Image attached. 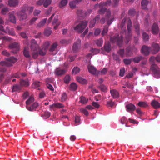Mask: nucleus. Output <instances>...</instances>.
Returning a JSON list of instances; mask_svg holds the SVG:
<instances>
[{
  "label": "nucleus",
  "instance_id": "53",
  "mask_svg": "<svg viewBox=\"0 0 160 160\" xmlns=\"http://www.w3.org/2000/svg\"><path fill=\"white\" fill-rule=\"evenodd\" d=\"M52 31L50 29H45L44 32V34L45 36L48 37L51 34Z\"/></svg>",
  "mask_w": 160,
  "mask_h": 160
},
{
  "label": "nucleus",
  "instance_id": "37",
  "mask_svg": "<svg viewBox=\"0 0 160 160\" xmlns=\"http://www.w3.org/2000/svg\"><path fill=\"white\" fill-rule=\"evenodd\" d=\"M68 2L67 0H62L60 2L59 6L60 8H62L65 6Z\"/></svg>",
  "mask_w": 160,
  "mask_h": 160
},
{
  "label": "nucleus",
  "instance_id": "45",
  "mask_svg": "<svg viewBox=\"0 0 160 160\" xmlns=\"http://www.w3.org/2000/svg\"><path fill=\"white\" fill-rule=\"evenodd\" d=\"M97 45L99 47L101 46L103 44V41L102 38L97 40L95 41Z\"/></svg>",
  "mask_w": 160,
  "mask_h": 160
},
{
  "label": "nucleus",
  "instance_id": "59",
  "mask_svg": "<svg viewBox=\"0 0 160 160\" xmlns=\"http://www.w3.org/2000/svg\"><path fill=\"white\" fill-rule=\"evenodd\" d=\"M120 121L122 124H126L127 122V120L125 117H123L121 118Z\"/></svg>",
  "mask_w": 160,
  "mask_h": 160
},
{
  "label": "nucleus",
  "instance_id": "54",
  "mask_svg": "<svg viewBox=\"0 0 160 160\" xmlns=\"http://www.w3.org/2000/svg\"><path fill=\"white\" fill-rule=\"evenodd\" d=\"M138 105L140 107H142L143 108L146 107L148 106L147 103L145 102H139L138 103Z\"/></svg>",
  "mask_w": 160,
  "mask_h": 160
},
{
  "label": "nucleus",
  "instance_id": "43",
  "mask_svg": "<svg viewBox=\"0 0 160 160\" xmlns=\"http://www.w3.org/2000/svg\"><path fill=\"white\" fill-rule=\"evenodd\" d=\"M77 4V3L75 1L70 2H69V5L71 8L74 9L76 7V5Z\"/></svg>",
  "mask_w": 160,
  "mask_h": 160
},
{
  "label": "nucleus",
  "instance_id": "19",
  "mask_svg": "<svg viewBox=\"0 0 160 160\" xmlns=\"http://www.w3.org/2000/svg\"><path fill=\"white\" fill-rule=\"evenodd\" d=\"M38 106V103L37 102H33L31 106L28 105L26 106L27 108L30 111H32L34 109L37 108Z\"/></svg>",
  "mask_w": 160,
  "mask_h": 160
},
{
  "label": "nucleus",
  "instance_id": "51",
  "mask_svg": "<svg viewBox=\"0 0 160 160\" xmlns=\"http://www.w3.org/2000/svg\"><path fill=\"white\" fill-rule=\"evenodd\" d=\"M135 28L138 35L139 34L140 26L139 24L136 23L134 25Z\"/></svg>",
  "mask_w": 160,
  "mask_h": 160
},
{
  "label": "nucleus",
  "instance_id": "6",
  "mask_svg": "<svg viewBox=\"0 0 160 160\" xmlns=\"http://www.w3.org/2000/svg\"><path fill=\"white\" fill-rule=\"evenodd\" d=\"M54 14H53L49 18L48 20V22L49 23H50L52 20V24L53 25L56 24V25L54 27V28L55 30H56L58 28V26L60 25V22H58V18L57 16H55L54 18Z\"/></svg>",
  "mask_w": 160,
  "mask_h": 160
},
{
  "label": "nucleus",
  "instance_id": "4",
  "mask_svg": "<svg viewBox=\"0 0 160 160\" xmlns=\"http://www.w3.org/2000/svg\"><path fill=\"white\" fill-rule=\"evenodd\" d=\"M87 22L85 21L80 22L76 26L73 27L74 30H77L79 33H82L87 25Z\"/></svg>",
  "mask_w": 160,
  "mask_h": 160
},
{
  "label": "nucleus",
  "instance_id": "33",
  "mask_svg": "<svg viewBox=\"0 0 160 160\" xmlns=\"http://www.w3.org/2000/svg\"><path fill=\"white\" fill-rule=\"evenodd\" d=\"M22 87L20 85L16 84L12 87V91L13 92L20 91Z\"/></svg>",
  "mask_w": 160,
  "mask_h": 160
},
{
  "label": "nucleus",
  "instance_id": "10",
  "mask_svg": "<svg viewBox=\"0 0 160 160\" xmlns=\"http://www.w3.org/2000/svg\"><path fill=\"white\" fill-rule=\"evenodd\" d=\"M112 2L111 0H107L105 2H102L99 4H97L94 6V8H97L98 7L100 8L101 7L110 6L112 4Z\"/></svg>",
  "mask_w": 160,
  "mask_h": 160
},
{
  "label": "nucleus",
  "instance_id": "44",
  "mask_svg": "<svg viewBox=\"0 0 160 160\" xmlns=\"http://www.w3.org/2000/svg\"><path fill=\"white\" fill-rule=\"evenodd\" d=\"M77 85L75 83L73 82L70 85V88L72 90L75 91L77 89Z\"/></svg>",
  "mask_w": 160,
  "mask_h": 160
},
{
  "label": "nucleus",
  "instance_id": "17",
  "mask_svg": "<svg viewBox=\"0 0 160 160\" xmlns=\"http://www.w3.org/2000/svg\"><path fill=\"white\" fill-rule=\"evenodd\" d=\"M100 18V15H98L94 19L91 20L89 24L90 28H92L95 25L96 21H98Z\"/></svg>",
  "mask_w": 160,
  "mask_h": 160
},
{
  "label": "nucleus",
  "instance_id": "31",
  "mask_svg": "<svg viewBox=\"0 0 160 160\" xmlns=\"http://www.w3.org/2000/svg\"><path fill=\"white\" fill-rule=\"evenodd\" d=\"M148 3V1L147 0H143L141 2L142 8L143 9H146L147 5Z\"/></svg>",
  "mask_w": 160,
  "mask_h": 160
},
{
  "label": "nucleus",
  "instance_id": "25",
  "mask_svg": "<svg viewBox=\"0 0 160 160\" xmlns=\"http://www.w3.org/2000/svg\"><path fill=\"white\" fill-rule=\"evenodd\" d=\"M24 56L27 58H31V55L29 53V49L28 47H24L23 51Z\"/></svg>",
  "mask_w": 160,
  "mask_h": 160
},
{
  "label": "nucleus",
  "instance_id": "29",
  "mask_svg": "<svg viewBox=\"0 0 160 160\" xmlns=\"http://www.w3.org/2000/svg\"><path fill=\"white\" fill-rule=\"evenodd\" d=\"M151 105L155 109L160 107V103L156 100H153L151 102Z\"/></svg>",
  "mask_w": 160,
  "mask_h": 160
},
{
  "label": "nucleus",
  "instance_id": "30",
  "mask_svg": "<svg viewBox=\"0 0 160 160\" xmlns=\"http://www.w3.org/2000/svg\"><path fill=\"white\" fill-rule=\"evenodd\" d=\"M41 84V83L38 81H34L32 84L31 87L32 88H36L39 87Z\"/></svg>",
  "mask_w": 160,
  "mask_h": 160
},
{
  "label": "nucleus",
  "instance_id": "20",
  "mask_svg": "<svg viewBox=\"0 0 160 160\" xmlns=\"http://www.w3.org/2000/svg\"><path fill=\"white\" fill-rule=\"evenodd\" d=\"M89 72L91 74H97V71L96 69L94 66L89 65L88 67Z\"/></svg>",
  "mask_w": 160,
  "mask_h": 160
},
{
  "label": "nucleus",
  "instance_id": "60",
  "mask_svg": "<svg viewBox=\"0 0 160 160\" xmlns=\"http://www.w3.org/2000/svg\"><path fill=\"white\" fill-rule=\"evenodd\" d=\"M80 102L82 103H87L88 100H86V98L83 96L81 97L80 98Z\"/></svg>",
  "mask_w": 160,
  "mask_h": 160
},
{
  "label": "nucleus",
  "instance_id": "52",
  "mask_svg": "<svg viewBox=\"0 0 160 160\" xmlns=\"http://www.w3.org/2000/svg\"><path fill=\"white\" fill-rule=\"evenodd\" d=\"M118 53L122 58L124 57V50L123 49H120L118 52Z\"/></svg>",
  "mask_w": 160,
  "mask_h": 160
},
{
  "label": "nucleus",
  "instance_id": "49",
  "mask_svg": "<svg viewBox=\"0 0 160 160\" xmlns=\"http://www.w3.org/2000/svg\"><path fill=\"white\" fill-rule=\"evenodd\" d=\"M52 0H46L43 4V6L47 8L51 3Z\"/></svg>",
  "mask_w": 160,
  "mask_h": 160
},
{
  "label": "nucleus",
  "instance_id": "62",
  "mask_svg": "<svg viewBox=\"0 0 160 160\" xmlns=\"http://www.w3.org/2000/svg\"><path fill=\"white\" fill-rule=\"evenodd\" d=\"M64 82L66 83H68L70 80V78L69 76L66 75L64 78Z\"/></svg>",
  "mask_w": 160,
  "mask_h": 160
},
{
  "label": "nucleus",
  "instance_id": "9",
  "mask_svg": "<svg viewBox=\"0 0 160 160\" xmlns=\"http://www.w3.org/2000/svg\"><path fill=\"white\" fill-rule=\"evenodd\" d=\"M81 40L80 39H77L74 43L72 46V50L74 52H77L80 48L81 46Z\"/></svg>",
  "mask_w": 160,
  "mask_h": 160
},
{
  "label": "nucleus",
  "instance_id": "11",
  "mask_svg": "<svg viewBox=\"0 0 160 160\" xmlns=\"http://www.w3.org/2000/svg\"><path fill=\"white\" fill-rule=\"evenodd\" d=\"M29 46L31 50L38 49L39 46L37 43L36 41L34 39H32L30 41Z\"/></svg>",
  "mask_w": 160,
  "mask_h": 160
},
{
  "label": "nucleus",
  "instance_id": "34",
  "mask_svg": "<svg viewBox=\"0 0 160 160\" xmlns=\"http://www.w3.org/2000/svg\"><path fill=\"white\" fill-rule=\"evenodd\" d=\"M38 49H36L33 50H31L32 52V56L34 58H36L39 54Z\"/></svg>",
  "mask_w": 160,
  "mask_h": 160
},
{
  "label": "nucleus",
  "instance_id": "16",
  "mask_svg": "<svg viewBox=\"0 0 160 160\" xmlns=\"http://www.w3.org/2000/svg\"><path fill=\"white\" fill-rule=\"evenodd\" d=\"M150 49L149 48L144 45L142 48L141 49L142 53L145 55H148L149 53Z\"/></svg>",
  "mask_w": 160,
  "mask_h": 160
},
{
  "label": "nucleus",
  "instance_id": "3",
  "mask_svg": "<svg viewBox=\"0 0 160 160\" xmlns=\"http://www.w3.org/2000/svg\"><path fill=\"white\" fill-rule=\"evenodd\" d=\"M110 41L112 43H117V45L121 47L123 42V36L122 35H119L118 34H115L112 37H110Z\"/></svg>",
  "mask_w": 160,
  "mask_h": 160
},
{
  "label": "nucleus",
  "instance_id": "61",
  "mask_svg": "<svg viewBox=\"0 0 160 160\" xmlns=\"http://www.w3.org/2000/svg\"><path fill=\"white\" fill-rule=\"evenodd\" d=\"M107 72V69L106 68H104L102 70L99 71L98 73L101 75H104Z\"/></svg>",
  "mask_w": 160,
  "mask_h": 160
},
{
  "label": "nucleus",
  "instance_id": "39",
  "mask_svg": "<svg viewBox=\"0 0 160 160\" xmlns=\"http://www.w3.org/2000/svg\"><path fill=\"white\" fill-rule=\"evenodd\" d=\"M34 100V98L32 97H30L26 101V104L27 106L30 105V104L32 103Z\"/></svg>",
  "mask_w": 160,
  "mask_h": 160
},
{
  "label": "nucleus",
  "instance_id": "28",
  "mask_svg": "<svg viewBox=\"0 0 160 160\" xmlns=\"http://www.w3.org/2000/svg\"><path fill=\"white\" fill-rule=\"evenodd\" d=\"M65 73V70L60 68H57L55 70V73L57 75H61Z\"/></svg>",
  "mask_w": 160,
  "mask_h": 160
},
{
  "label": "nucleus",
  "instance_id": "41",
  "mask_svg": "<svg viewBox=\"0 0 160 160\" xmlns=\"http://www.w3.org/2000/svg\"><path fill=\"white\" fill-rule=\"evenodd\" d=\"M115 105V102H113L112 100H110L107 101V106L108 107H112Z\"/></svg>",
  "mask_w": 160,
  "mask_h": 160
},
{
  "label": "nucleus",
  "instance_id": "56",
  "mask_svg": "<svg viewBox=\"0 0 160 160\" xmlns=\"http://www.w3.org/2000/svg\"><path fill=\"white\" fill-rule=\"evenodd\" d=\"M108 28L107 26H105L104 27L102 33V36L105 35L108 32Z\"/></svg>",
  "mask_w": 160,
  "mask_h": 160
},
{
  "label": "nucleus",
  "instance_id": "38",
  "mask_svg": "<svg viewBox=\"0 0 160 160\" xmlns=\"http://www.w3.org/2000/svg\"><path fill=\"white\" fill-rule=\"evenodd\" d=\"M58 46V44L56 42L53 43L49 49V51L50 52H52L54 51L56 49Z\"/></svg>",
  "mask_w": 160,
  "mask_h": 160
},
{
  "label": "nucleus",
  "instance_id": "64",
  "mask_svg": "<svg viewBox=\"0 0 160 160\" xmlns=\"http://www.w3.org/2000/svg\"><path fill=\"white\" fill-rule=\"evenodd\" d=\"M38 19V18H32L29 21V23L30 25L33 24Z\"/></svg>",
  "mask_w": 160,
  "mask_h": 160
},
{
  "label": "nucleus",
  "instance_id": "35",
  "mask_svg": "<svg viewBox=\"0 0 160 160\" xmlns=\"http://www.w3.org/2000/svg\"><path fill=\"white\" fill-rule=\"evenodd\" d=\"M111 45L109 43H105L104 46V50L107 52H109L111 51Z\"/></svg>",
  "mask_w": 160,
  "mask_h": 160
},
{
  "label": "nucleus",
  "instance_id": "23",
  "mask_svg": "<svg viewBox=\"0 0 160 160\" xmlns=\"http://www.w3.org/2000/svg\"><path fill=\"white\" fill-rule=\"evenodd\" d=\"M18 0H9L8 1V5L10 7H15L18 4Z\"/></svg>",
  "mask_w": 160,
  "mask_h": 160
},
{
  "label": "nucleus",
  "instance_id": "14",
  "mask_svg": "<svg viewBox=\"0 0 160 160\" xmlns=\"http://www.w3.org/2000/svg\"><path fill=\"white\" fill-rule=\"evenodd\" d=\"M19 83L21 87H28L29 86L30 84L28 79H27L26 80L21 79L20 80Z\"/></svg>",
  "mask_w": 160,
  "mask_h": 160
},
{
  "label": "nucleus",
  "instance_id": "47",
  "mask_svg": "<svg viewBox=\"0 0 160 160\" xmlns=\"http://www.w3.org/2000/svg\"><path fill=\"white\" fill-rule=\"evenodd\" d=\"M80 71V68L77 67H74L72 70V73L75 74L79 72Z\"/></svg>",
  "mask_w": 160,
  "mask_h": 160
},
{
  "label": "nucleus",
  "instance_id": "7",
  "mask_svg": "<svg viewBox=\"0 0 160 160\" xmlns=\"http://www.w3.org/2000/svg\"><path fill=\"white\" fill-rule=\"evenodd\" d=\"M26 8L22 7L21 11L17 12L18 16L21 20L26 19L27 18V15L26 13Z\"/></svg>",
  "mask_w": 160,
  "mask_h": 160
},
{
  "label": "nucleus",
  "instance_id": "42",
  "mask_svg": "<svg viewBox=\"0 0 160 160\" xmlns=\"http://www.w3.org/2000/svg\"><path fill=\"white\" fill-rule=\"evenodd\" d=\"M67 99V94L65 93L64 92L62 93L61 97V101L62 102H63L65 101Z\"/></svg>",
  "mask_w": 160,
  "mask_h": 160
},
{
  "label": "nucleus",
  "instance_id": "58",
  "mask_svg": "<svg viewBox=\"0 0 160 160\" xmlns=\"http://www.w3.org/2000/svg\"><path fill=\"white\" fill-rule=\"evenodd\" d=\"M8 11L9 10L8 8H4L2 9L1 11V13L3 15H5Z\"/></svg>",
  "mask_w": 160,
  "mask_h": 160
},
{
  "label": "nucleus",
  "instance_id": "27",
  "mask_svg": "<svg viewBox=\"0 0 160 160\" xmlns=\"http://www.w3.org/2000/svg\"><path fill=\"white\" fill-rule=\"evenodd\" d=\"M5 32L12 36H15V34L13 29L12 28L10 29L8 27L6 28Z\"/></svg>",
  "mask_w": 160,
  "mask_h": 160
},
{
  "label": "nucleus",
  "instance_id": "2",
  "mask_svg": "<svg viewBox=\"0 0 160 160\" xmlns=\"http://www.w3.org/2000/svg\"><path fill=\"white\" fill-rule=\"evenodd\" d=\"M102 7L100 8V9L98 10V12L99 14H103L106 12L105 18L107 20V24L109 26L112 23L114 17L111 15V12L110 10Z\"/></svg>",
  "mask_w": 160,
  "mask_h": 160
},
{
  "label": "nucleus",
  "instance_id": "8",
  "mask_svg": "<svg viewBox=\"0 0 160 160\" xmlns=\"http://www.w3.org/2000/svg\"><path fill=\"white\" fill-rule=\"evenodd\" d=\"M9 48L12 50L11 52L13 54L17 53L19 50V45L17 42H14L10 44L9 45Z\"/></svg>",
  "mask_w": 160,
  "mask_h": 160
},
{
  "label": "nucleus",
  "instance_id": "22",
  "mask_svg": "<svg viewBox=\"0 0 160 160\" xmlns=\"http://www.w3.org/2000/svg\"><path fill=\"white\" fill-rule=\"evenodd\" d=\"M64 105L62 103H54L50 106V109H51L54 108H63Z\"/></svg>",
  "mask_w": 160,
  "mask_h": 160
},
{
  "label": "nucleus",
  "instance_id": "26",
  "mask_svg": "<svg viewBox=\"0 0 160 160\" xmlns=\"http://www.w3.org/2000/svg\"><path fill=\"white\" fill-rule=\"evenodd\" d=\"M47 18H44L37 25L36 27L38 28H40L43 27L46 23Z\"/></svg>",
  "mask_w": 160,
  "mask_h": 160
},
{
  "label": "nucleus",
  "instance_id": "18",
  "mask_svg": "<svg viewBox=\"0 0 160 160\" xmlns=\"http://www.w3.org/2000/svg\"><path fill=\"white\" fill-rule=\"evenodd\" d=\"M8 15L10 21L13 23H16V19L14 15V12H10L8 13Z\"/></svg>",
  "mask_w": 160,
  "mask_h": 160
},
{
  "label": "nucleus",
  "instance_id": "50",
  "mask_svg": "<svg viewBox=\"0 0 160 160\" xmlns=\"http://www.w3.org/2000/svg\"><path fill=\"white\" fill-rule=\"evenodd\" d=\"M132 60V59H124L123 60V61L125 65H128L131 63Z\"/></svg>",
  "mask_w": 160,
  "mask_h": 160
},
{
  "label": "nucleus",
  "instance_id": "32",
  "mask_svg": "<svg viewBox=\"0 0 160 160\" xmlns=\"http://www.w3.org/2000/svg\"><path fill=\"white\" fill-rule=\"evenodd\" d=\"M76 79L78 82L82 84H86L87 83V81L85 79L81 77H77Z\"/></svg>",
  "mask_w": 160,
  "mask_h": 160
},
{
  "label": "nucleus",
  "instance_id": "1",
  "mask_svg": "<svg viewBox=\"0 0 160 160\" xmlns=\"http://www.w3.org/2000/svg\"><path fill=\"white\" fill-rule=\"evenodd\" d=\"M17 61V59L14 57H12L7 58V61H2L0 62V71L4 72L6 71L5 67H10Z\"/></svg>",
  "mask_w": 160,
  "mask_h": 160
},
{
  "label": "nucleus",
  "instance_id": "12",
  "mask_svg": "<svg viewBox=\"0 0 160 160\" xmlns=\"http://www.w3.org/2000/svg\"><path fill=\"white\" fill-rule=\"evenodd\" d=\"M159 31V29L157 24L156 23H153L151 28L152 33L154 35H157Z\"/></svg>",
  "mask_w": 160,
  "mask_h": 160
},
{
  "label": "nucleus",
  "instance_id": "21",
  "mask_svg": "<svg viewBox=\"0 0 160 160\" xmlns=\"http://www.w3.org/2000/svg\"><path fill=\"white\" fill-rule=\"evenodd\" d=\"M126 110L128 112L134 111L136 109V107L132 103L128 104L126 106Z\"/></svg>",
  "mask_w": 160,
  "mask_h": 160
},
{
  "label": "nucleus",
  "instance_id": "15",
  "mask_svg": "<svg viewBox=\"0 0 160 160\" xmlns=\"http://www.w3.org/2000/svg\"><path fill=\"white\" fill-rule=\"evenodd\" d=\"M152 53L155 54L157 53L160 50V47L158 44L153 43L152 44Z\"/></svg>",
  "mask_w": 160,
  "mask_h": 160
},
{
  "label": "nucleus",
  "instance_id": "57",
  "mask_svg": "<svg viewBox=\"0 0 160 160\" xmlns=\"http://www.w3.org/2000/svg\"><path fill=\"white\" fill-rule=\"evenodd\" d=\"M99 88L100 89L101 91L105 92L106 91L107 88L103 84H101L99 86Z\"/></svg>",
  "mask_w": 160,
  "mask_h": 160
},
{
  "label": "nucleus",
  "instance_id": "55",
  "mask_svg": "<svg viewBox=\"0 0 160 160\" xmlns=\"http://www.w3.org/2000/svg\"><path fill=\"white\" fill-rule=\"evenodd\" d=\"M22 7H26V10L29 12V13H31L32 12L33 10V7H28L27 6H24Z\"/></svg>",
  "mask_w": 160,
  "mask_h": 160
},
{
  "label": "nucleus",
  "instance_id": "63",
  "mask_svg": "<svg viewBox=\"0 0 160 160\" xmlns=\"http://www.w3.org/2000/svg\"><path fill=\"white\" fill-rule=\"evenodd\" d=\"M80 111L81 112L84 114L86 116H88V111L85 109L81 108L80 109Z\"/></svg>",
  "mask_w": 160,
  "mask_h": 160
},
{
  "label": "nucleus",
  "instance_id": "24",
  "mask_svg": "<svg viewBox=\"0 0 160 160\" xmlns=\"http://www.w3.org/2000/svg\"><path fill=\"white\" fill-rule=\"evenodd\" d=\"M110 92L111 94V96L114 98H117L119 97V93L118 91L115 89L111 90Z\"/></svg>",
  "mask_w": 160,
  "mask_h": 160
},
{
  "label": "nucleus",
  "instance_id": "36",
  "mask_svg": "<svg viewBox=\"0 0 160 160\" xmlns=\"http://www.w3.org/2000/svg\"><path fill=\"white\" fill-rule=\"evenodd\" d=\"M143 59V58L142 56H139L135 57L132 59L133 62L136 63H138L140 61Z\"/></svg>",
  "mask_w": 160,
  "mask_h": 160
},
{
  "label": "nucleus",
  "instance_id": "5",
  "mask_svg": "<svg viewBox=\"0 0 160 160\" xmlns=\"http://www.w3.org/2000/svg\"><path fill=\"white\" fill-rule=\"evenodd\" d=\"M132 27V23L131 20L129 19L128 21L127 25V28L128 31V33L127 34L126 36L125 42L126 43H128L131 39L132 36L131 32V28Z\"/></svg>",
  "mask_w": 160,
  "mask_h": 160
},
{
  "label": "nucleus",
  "instance_id": "13",
  "mask_svg": "<svg viewBox=\"0 0 160 160\" xmlns=\"http://www.w3.org/2000/svg\"><path fill=\"white\" fill-rule=\"evenodd\" d=\"M151 69L155 74H158L160 72V70L158 66L155 64H153L151 67Z\"/></svg>",
  "mask_w": 160,
  "mask_h": 160
},
{
  "label": "nucleus",
  "instance_id": "40",
  "mask_svg": "<svg viewBox=\"0 0 160 160\" xmlns=\"http://www.w3.org/2000/svg\"><path fill=\"white\" fill-rule=\"evenodd\" d=\"M50 45V42L49 41H46L43 43L42 46V48H43L47 50Z\"/></svg>",
  "mask_w": 160,
  "mask_h": 160
},
{
  "label": "nucleus",
  "instance_id": "46",
  "mask_svg": "<svg viewBox=\"0 0 160 160\" xmlns=\"http://www.w3.org/2000/svg\"><path fill=\"white\" fill-rule=\"evenodd\" d=\"M142 38L143 40L145 41H148L149 39L148 35L145 32H143L142 33Z\"/></svg>",
  "mask_w": 160,
  "mask_h": 160
},
{
  "label": "nucleus",
  "instance_id": "48",
  "mask_svg": "<svg viewBox=\"0 0 160 160\" xmlns=\"http://www.w3.org/2000/svg\"><path fill=\"white\" fill-rule=\"evenodd\" d=\"M46 50L45 49L43 48H42V49L39 50V54L42 56H44L46 53Z\"/></svg>",
  "mask_w": 160,
  "mask_h": 160
}]
</instances>
